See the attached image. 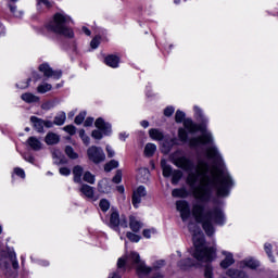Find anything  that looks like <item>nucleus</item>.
<instances>
[{
  "label": "nucleus",
  "instance_id": "2f4dec72",
  "mask_svg": "<svg viewBox=\"0 0 278 278\" xmlns=\"http://www.w3.org/2000/svg\"><path fill=\"white\" fill-rule=\"evenodd\" d=\"M181 177H184V173H181L179 169H175L172 174V184L177 186V184H179L181 180Z\"/></svg>",
  "mask_w": 278,
  "mask_h": 278
},
{
  "label": "nucleus",
  "instance_id": "e2e57ef3",
  "mask_svg": "<svg viewBox=\"0 0 278 278\" xmlns=\"http://www.w3.org/2000/svg\"><path fill=\"white\" fill-rule=\"evenodd\" d=\"M53 108V102H46L41 105L42 110H51Z\"/></svg>",
  "mask_w": 278,
  "mask_h": 278
},
{
  "label": "nucleus",
  "instance_id": "aec40b11",
  "mask_svg": "<svg viewBox=\"0 0 278 278\" xmlns=\"http://www.w3.org/2000/svg\"><path fill=\"white\" fill-rule=\"evenodd\" d=\"M79 190L87 199H94V188L90 185L84 184Z\"/></svg>",
  "mask_w": 278,
  "mask_h": 278
},
{
  "label": "nucleus",
  "instance_id": "20e7f679",
  "mask_svg": "<svg viewBox=\"0 0 278 278\" xmlns=\"http://www.w3.org/2000/svg\"><path fill=\"white\" fill-rule=\"evenodd\" d=\"M185 129H188L190 134H195V131H201L202 136L193 137L189 140L190 147L197 148L200 144H214V137L212 132L207 131V119H202V124L197 125L190 118L185 119Z\"/></svg>",
  "mask_w": 278,
  "mask_h": 278
},
{
  "label": "nucleus",
  "instance_id": "1a4fd4ad",
  "mask_svg": "<svg viewBox=\"0 0 278 278\" xmlns=\"http://www.w3.org/2000/svg\"><path fill=\"white\" fill-rule=\"evenodd\" d=\"M39 71L40 73H43V76L47 77V79H49V77H52L53 79H60L62 77L61 70L53 71V68H51L47 63L39 65Z\"/></svg>",
  "mask_w": 278,
  "mask_h": 278
},
{
  "label": "nucleus",
  "instance_id": "473e14b6",
  "mask_svg": "<svg viewBox=\"0 0 278 278\" xmlns=\"http://www.w3.org/2000/svg\"><path fill=\"white\" fill-rule=\"evenodd\" d=\"M54 125L58 126H62L64 125V123H66V113L65 112H61L59 113L53 121Z\"/></svg>",
  "mask_w": 278,
  "mask_h": 278
},
{
  "label": "nucleus",
  "instance_id": "680f3d73",
  "mask_svg": "<svg viewBox=\"0 0 278 278\" xmlns=\"http://www.w3.org/2000/svg\"><path fill=\"white\" fill-rule=\"evenodd\" d=\"M119 226L123 227L124 229H127V217H122L119 219Z\"/></svg>",
  "mask_w": 278,
  "mask_h": 278
},
{
  "label": "nucleus",
  "instance_id": "79ce46f5",
  "mask_svg": "<svg viewBox=\"0 0 278 278\" xmlns=\"http://www.w3.org/2000/svg\"><path fill=\"white\" fill-rule=\"evenodd\" d=\"M113 184H121L123 181V170L117 169L115 176L112 178Z\"/></svg>",
  "mask_w": 278,
  "mask_h": 278
},
{
  "label": "nucleus",
  "instance_id": "09e8293b",
  "mask_svg": "<svg viewBox=\"0 0 278 278\" xmlns=\"http://www.w3.org/2000/svg\"><path fill=\"white\" fill-rule=\"evenodd\" d=\"M63 129L70 134V136H75V132L77 131V128L74 125H67Z\"/></svg>",
  "mask_w": 278,
  "mask_h": 278
},
{
  "label": "nucleus",
  "instance_id": "5fc2aeb1",
  "mask_svg": "<svg viewBox=\"0 0 278 278\" xmlns=\"http://www.w3.org/2000/svg\"><path fill=\"white\" fill-rule=\"evenodd\" d=\"M59 173H60V175L68 177V175H71V168H68V167H61L59 169Z\"/></svg>",
  "mask_w": 278,
  "mask_h": 278
},
{
  "label": "nucleus",
  "instance_id": "58836bf2",
  "mask_svg": "<svg viewBox=\"0 0 278 278\" xmlns=\"http://www.w3.org/2000/svg\"><path fill=\"white\" fill-rule=\"evenodd\" d=\"M264 250H265L266 254L268 255L270 262H275V256L273 255V244L265 243Z\"/></svg>",
  "mask_w": 278,
  "mask_h": 278
},
{
  "label": "nucleus",
  "instance_id": "774afa93",
  "mask_svg": "<svg viewBox=\"0 0 278 278\" xmlns=\"http://www.w3.org/2000/svg\"><path fill=\"white\" fill-rule=\"evenodd\" d=\"M151 278H164V276L162 275V273H154Z\"/></svg>",
  "mask_w": 278,
  "mask_h": 278
},
{
  "label": "nucleus",
  "instance_id": "bb28decb",
  "mask_svg": "<svg viewBox=\"0 0 278 278\" xmlns=\"http://www.w3.org/2000/svg\"><path fill=\"white\" fill-rule=\"evenodd\" d=\"M22 101H25V103H38L40 101V98L35 96L34 93L26 92L21 96Z\"/></svg>",
  "mask_w": 278,
  "mask_h": 278
},
{
  "label": "nucleus",
  "instance_id": "603ef678",
  "mask_svg": "<svg viewBox=\"0 0 278 278\" xmlns=\"http://www.w3.org/2000/svg\"><path fill=\"white\" fill-rule=\"evenodd\" d=\"M16 1H18V0H9V8H10L12 14H14L15 16H18V15H16V5H14V3H16Z\"/></svg>",
  "mask_w": 278,
  "mask_h": 278
},
{
  "label": "nucleus",
  "instance_id": "f03ea898",
  "mask_svg": "<svg viewBox=\"0 0 278 278\" xmlns=\"http://www.w3.org/2000/svg\"><path fill=\"white\" fill-rule=\"evenodd\" d=\"M188 229L193 236V247L195 248L192 255L197 258L199 264H206L204 268V277L212 278L214 276V269L210 263L216 257V249L205 247V235L197 224L192 222L189 223Z\"/></svg>",
  "mask_w": 278,
  "mask_h": 278
},
{
  "label": "nucleus",
  "instance_id": "864d4df0",
  "mask_svg": "<svg viewBox=\"0 0 278 278\" xmlns=\"http://www.w3.org/2000/svg\"><path fill=\"white\" fill-rule=\"evenodd\" d=\"M14 173H15V175H17V177L25 179V170H23V168L16 167V168H14Z\"/></svg>",
  "mask_w": 278,
  "mask_h": 278
},
{
  "label": "nucleus",
  "instance_id": "4c0bfd02",
  "mask_svg": "<svg viewBox=\"0 0 278 278\" xmlns=\"http://www.w3.org/2000/svg\"><path fill=\"white\" fill-rule=\"evenodd\" d=\"M175 121L176 123H186V121H188V118H186V113L180 110L176 111Z\"/></svg>",
  "mask_w": 278,
  "mask_h": 278
},
{
  "label": "nucleus",
  "instance_id": "dca6fc26",
  "mask_svg": "<svg viewBox=\"0 0 278 278\" xmlns=\"http://www.w3.org/2000/svg\"><path fill=\"white\" fill-rule=\"evenodd\" d=\"M112 190V187H110V180L106 178H103L98 182V192H101L102 194H110Z\"/></svg>",
  "mask_w": 278,
  "mask_h": 278
},
{
  "label": "nucleus",
  "instance_id": "39448f33",
  "mask_svg": "<svg viewBox=\"0 0 278 278\" xmlns=\"http://www.w3.org/2000/svg\"><path fill=\"white\" fill-rule=\"evenodd\" d=\"M68 25H71V16L56 13L54 14L53 20L50 21L46 27L48 31H52V34H56L58 36H64V38H73L75 34Z\"/></svg>",
  "mask_w": 278,
  "mask_h": 278
},
{
  "label": "nucleus",
  "instance_id": "ddd939ff",
  "mask_svg": "<svg viewBox=\"0 0 278 278\" xmlns=\"http://www.w3.org/2000/svg\"><path fill=\"white\" fill-rule=\"evenodd\" d=\"M109 227L113 229L114 231H121L118 227H121V215L118 212L111 213Z\"/></svg>",
  "mask_w": 278,
  "mask_h": 278
},
{
  "label": "nucleus",
  "instance_id": "4468645a",
  "mask_svg": "<svg viewBox=\"0 0 278 278\" xmlns=\"http://www.w3.org/2000/svg\"><path fill=\"white\" fill-rule=\"evenodd\" d=\"M52 160H59V162H54V164H56V166H60L62 164H68V160L66 159L64 153H62V151H60L58 149H54L52 151Z\"/></svg>",
  "mask_w": 278,
  "mask_h": 278
},
{
  "label": "nucleus",
  "instance_id": "393cba45",
  "mask_svg": "<svg viewBox=\"0 0 278 278\" xmlns=\"http://www.w3.org/2000/svg\"><path fill=\"white\" fill-rule=\"evenodd\" d=\"M223 255H226L225 260H223L220 262V266L222 268H229V266H231V264H233V262H236L233 260V254L229 253V252H223Z\"/></svg>",
  "mask_w": 278,
  "mask_h": 278
},
{
  "label": "nucleus",
  "instance_id": "0e129e2a",
  "mask_svg": "<svg viewBox=\"0 0 278 278\" xmlns=\"http://www.w3.org/2000/svg\"><path fill=\"white\" fill-rule=\"evenodd\" d=\"M54 123L51 121H43V127H47V129H51L53 127Z\"/></svg>",
  "mask_w": 278,
  "mask_h": 278
},
{
  "label": "nucleus",
  "instance_id": "a211bd4d",
  "mask_svg": "<svg viewBox=\"0 0 278 278\" xmlns=\"http://www.w3.org/2000/svg\"><path fill=\"white\" fill-rule=\"evenodd\" d=\"M121 62V59L117 55L109 54L104 59V63L106 66H111V68H118V63Z\"/></svg>",
  "mask_w": 278,
  "mask_h": 278
},
{
  "label": "nucleus",
  "instance_id": "338daca9",
  "mask_svg": "<svg viewBox=\"0 0 278 278\" xmlns=\"http://www.w3.org/2000/svg\"><path fill=\"white\" fill-rule=\"evenodd\" d=\"M33 78H34L35 81H38V80L41 79V76H40V74H38L37 72H35V73H33Z\"/></svg>",
  "mask_w": 278,
  "mask_h": 278
},
{
  "label": "nucleus",
  "instance_id": "13d9d810",
  "mask_svg": "<svg viewBox=\"0 0 278 278\" xmlns=\"http://www.w3.org/2000/svg\"><path fill=\"white\" fill-rule=\"evenodd\" d=\"M29 81H31V78H28L24 85L16 84V88H20L21 90H25V88H29Z\"/></svg>",
  "mask_w": 278,
  "mask_h": 278
},
{
  "label": "nucleus",
  "instance_id": "f257e3e1",
  "mask_svg": "<svg viewBox=\"0 0 278 278\" xmlns=\"http://www.w3.org/2000/svg\"><path fill=\"white\" fill-rule=\"evenodd\" d=\"M206 155L213 162L211 172L210 164L205 161H199L197 167L194 161L186 156L174 159L175 166L188 173L186 184L189 186L192 197L201 203H210L214 197V190L222 199L229 197L231 188L235 186L233 178L225 167V161H223L218 148L216 146L207 148Z\"/></svg>",
  "mask_w": 278,
  "mask_h": 278
},
{
  "label": "nucleus",
  "instance_id": "052dcab7",
  "mask_svg": "<svg viewBox=\"0 0 278 278\" xmlns=\"http://www.w3.org/2000/svg\"><path fill=\"white\" fill-rule=\"evenodd\" d=\"M106 153H108V157H114L115 152L114 150H112V147L106 146Z\"/></svg>",
  "mask_w": 278,
  "mask_h": 278
},
{
  "label": "nucleus",
  "instance_id": "6e6552de",
  "mask_svg": "<svg viewBox=\"0 0 278 278\" xmlns=\"http://www.w3.org/2000/svg\"><path fill=\"white\" fill-rule=\"evenodd\" d=\"M87 155L93 164H101V162H105V152H103L101 147L91 146L87 150Z\"/></svg>",
  "mask_w": 278,
  "mask_h": 278
},
{
  "label": "nucleus",
  "instance_id": "c03bdc74",
  "mask_svg": "<svg viewBox=\"0 0 278 278\" xmlns=\"http://www.w3.org/2000/svg\"><path fill=\"white\" fill-rule=\"evenodd\" d=\"M100 210H102L103 212H108V210H110V201H108L106 199H102L100 200Z\"/></svg>",
  "mask_w": 278,
  "mask_h": 278
},
{
  "label": "nucleus",
  "instance_id": "9b49d317",
  "mask_svg": "<svg viewBox=\"0 0 278 278\" xmlns=\"http://www.w3.org/2000/svg\"><path fill=\"white\" fill-rule=\"evenodd\" d=\"M94 127H97V129L101 130L103 136H112V124H110L109 122H105V119H103V117H98L96 119Z\"/></svg>",
  "mask_w": 278,
  "mask_h": 278
},
{
  "label": "nucleus",
  "instance_id": "7c9ffc66",
  "mask_svg": "<svg viewBox=\"0 0 278 278\" xmlns=\"http://www.w3.org/2000/svg\"><path fill=\"white\" fill-rule=\"evenodd\" d=\"M155 151H157V147L154 143H147L144 148V155L147 157H153L155 155Z\"/></svg>",
  "mask_w": 278,
  "mask_h": 278
},
{
  "label": "nucleus",
  "instance_id": "2eb2a0df",
  "mask_svg": "<svg viewBox=\"0 0 278 278\" xmlns=\"http://www.w3.org/2000/svg\"><path fill=\"white\" fill-rule=\"evenodd\" d=\"M30 123H33L34 129H36V131H38V134L45 132V119L36 117V116H31Z\"/></svg>",
  "mask_w": 278,
  "mask_h": 278
},
{
  "label": "nucleus",
  "instance_id": "6ab92c4d",
  "mask_svg": "<svg viewBox=\"0 0 278 278\" xmlns=\"http://www.w3.org/2000/svg\"><path fill=\"white\" fill-rule=\"evenodd\" d=\"M251 268V270H255L256 268H260V261H256L254 258H245L241 262V268Z\"/></svg>",
  "mask_w": 278,
  "mask_h": 278
},
{
  "label": "nucleus",
  "instance_id": "69168bd1",
  "mask_svg": "<svg viewBox=\"0 0 278 278\" xmlns=\"http://www.w3.org/2000/svg\"><path fill=\"white\" fill-rule=\"evenodd\" d=\"M81 140H83L84 144H86V147H88V144H90V137L85 136L81 138Z\"/></svg>",
  "mask_w": 278,
  "mask_h": 278
},
{
  "label": "nucleus",
  "instance_id": "ea45409f",
  "mask_svg": "<svg viewBox=\"0 0 278 278\" xmlns=\"http://www.w3.org/2000/svg\"><path fill=\"white\" fill-rule=\"evenodd\" d=\"M83 179H84V181H86L87 184H91V185L94 184V175H92V173H90V172H86V173L84 174Z\"/></svg>",
  "mask_w": 278,
  "mask_h": 278
},
{
  "label": "nucleus",
  "instance_id": "4be33fe9",
  "mask_svg": "<svg viewBox=\"0 0 278 278\" xmlns=\"http://www.w3.org/2000/svg\"><path fill=\"white\" fill-rule=\"evenodd\" d=\"M192 266H197V262L192 258H185L178 262V268L181 270H188V268H192Z\"/></svg>",
  "mask_w": 278,
  "mask_h": 278
},
{
  "label": "nucleus",
  "instance_id": "c756f323",
  "mask_svg": "<svg viewBox=\"0 0 278 278\" xmlns=\"http://www.w3.org/2000/svg\"><path fill=\"white\" fill-rule=\"evenodd\" d=\"M161 168L163 170V177H170L173 175V167L166 163V160L161 161Z\"/></svg>",
  "mask_w": 278,
  "mask_h": 278
},
{
  "label": "nucleus",
  "instance_id": "72a5a7b5",
  "mask_svg": "<svg viewBox=\"0 0 278 278\" xmlns=\"http://www.w3.org/2000/svg\"><path fill=\"white\" fill-rule=\"evenodd\" d=\"M149 134H150V137L153 138V140H164V134H162V131L155 129V128H152L149 130Z\"/></svg>",
  "mask_w": 278,
  "mask_h": 278
},
{
  "label": "nucleus",
  "instance_id": "412c9836",
  "mask_svg": "<svg viewBox=\"0 0 278 278\" xmlns=\"http://www.w3.org/2000/svg\"><path fill=\"white\" fill-rule=\"evenodd\" d=\"M172 197L176 199H188L190 197V191L186 188L174 189L172 191Z\"/></svg>",
  "mask_w": 278,
  "mask_h": 278
},
{
  "label": "nucleus",
  "instance_id": "9d476101",
  "mask_svg": "<svg viewBox=\"0 0 278 278\" xmlns=\"http://www.w3.org/2000/svg\"><path fill=\"white\" fill-rule=\"evenodd\" d=\"M176 210L180 212V217L184 222L188 220L190 218V204H188V201L180 200L176 202Z\"/></svg>",
  "mask_w": 278,
  "mask_h": 278
},
{
  "label": "nucleus",
  "instance_id": "b1692460",
  "mask_svg": "<svg viewBox=\"0 0 278 278\" xmlns=\"http://www.w3.org/2000/svg\"><path fill=\"white\" fill-rule=\"evenodd\" d=\"M226 275L231 278H249V275H247L244 270L240 269L230 268L227 270Z\"/></svg>",
  "mask_w": 278,
  "mask_h": 278
},
{
  "label": "nucleus",
  "instance_id": "c9c22d12",
  "mask_svg": "<svg viewBox=\"0 0 278 278\" xmlns=\"http://www.w3.org/2000/svg\"><path fill=\"white\" fill-rule=\"evenodd\" d=\"M114 168H118V161L116 160H111L104 165L105 173H111V170H114Z\"/></svg>",
  "mask_w": 278,
  "mask_h": 278
},
{
  "label": "nucleus",
  "instance_id": "8fccbe9b",
  "mask_svg": "<svg viewBox=\"0 0 278 278\" xmlns=\"http://www.w3.org/2000/svg\"><path fill=\"white\" fill-rule=\"evenodd\" d=\"M193 110L197 118H200V121H205L203 118V111L199 106H194Z\"/></svg>",
  "mask_w": 278,
  "mask_h": 278
},
{
  "label": "nucleus",
  "instance_id": "f8f14e48",
  "mask_svg": "<svg viewBox=\"0 0 278 278\" xmlns=\"http://www.w3.org/2000/svg\"><path fill=\"white\" fill-rule=\"evenodd\" d=\"M142 197H147V189L144 186H139L136 191L132 193V205L138 207L142 203Z\"/></svg>",
  "mask_w": 278,
  "mask_h": 278
},
{
  "label": "nucleus",
  "instance_id": "de8ad7c7",
  "mask_svg": "<svg viewBox=\"0 0 278 278\" xmlns=\"http://www.w3.org/2000/svg\"><path fill=\"white\" fill-rule=\"evenodd\" d=\"M91 137H93L94 140H102L103 139V132L99 129H94L91 132Z\"/></svg>",
  "mask_w": 278,
  "mask_h": 278
},
{
  "label": "nucleus",
  "instance_id": "a19ab883",
  "mask_svg": "<svg viewBox=\"0 0 278 278\" xmlns=\"http://www.w3.org/2000/svg\"><path fill=\"white\" fill-rule=\"evenodd\" d=\"M178 137L181 142H188V132L184 128H179L178 130Z\"/></svg>",
  "mask_w": 278,
  "mask_h": 278
},
{
  "label": "nucleus",
  "instance_id": "f3484780",
  "mask_svg": "<svg viewBox=\"0 0 278 278\" xmlns=\"http://www.w3.org/2000/svg\"><path fill=\"white\" fill-rule=\"evenodd\" d=\"M176 144L175 139H164L161 151L164 155H168L173 151V146Z\"/></svg>",
  "mask_w": 278,
  "mask_h": 278
},
{
  "label": "nucleus",
  "instance_id": "0eeeda50",
  "mask_svg": "<svg viewBox=\"0 0 278 278\" xmlns=\"http://www.w3.org/2000/svg\"><path fill=\"white\" fill-rule=\"evenodd\" d=\"M12 264L14 270H18V261H16V252L14 251H1L0 252V266L8 270Z\"/></svg>",
  "mask_w": 278,
  "mask_h": 278
},
{
  "label": "nucleus",
  "instance_id": "3c124183",
  "mask_svg": "<svg viewBox=\"0 0 278 278\" xmlns=\"http://www.w3.org/2000/svg\"><path fill=\"white\" fill-rule=\"evenodd\" d=\"M173 114H175V108L174 106L165 108L164 116L170 117Z\"/></svg>",
  "mask_w": 278,
  "mask_h": 278
},
{
  "label": "nucleus",
  "instance_id": "e433bc0d",
  "mask_svg": "<svg viewBox=\"0 0 278 278\" xmlns=\"http://www.w3.org/2000/svg\"><path fill=\"white\" fill-rule=\"evenodd\" d=\"M51 88H53V86H51V84L46 83L37 87V92H39L40 94H45L46 92H49Z\"/></svg>",
  "mask_w": 278,
  "mask_h": 278
},
{
  "label": "nucleus",
  "instance_id": "423d86ee",
  "mask_svg": "<svg viewBox=\"0 0 278 278\" xmlns=\"http://www.w3.org/2000/svg\"><path fill=\"white\" fill-rule=\"evenodd\" d=\"M126 264H131L136 266L137 274L142 277V275H149L151 273V268L148 267L142 260H140V254L137 252H131L126 261L124 258H118L117 268H124Z\"/></svg>",
  "mask_w": 278,
  "mask_h": 278
},
{
  "label": "nucleus",
  "instance_id": "7ed1b4c3",
  "mask_svg": "<svg viewBox=\"0 0 278 278\" xmlns=\"http://www.w3.org/2000/svg\"><path fill=\"white\" fill-rule=\"evenodd\" d=\"M192 215L202 225L206 236H214V225H225V213L218 206L205 212V205L197 203L193 204Z\"/></svg>",
  "mask_w": 278,
  "mask_h": 278
},
{
  "label": "nucleus",
  "instance_id": "c85d7f7f",
  "mask_svg": "<svg viewBox=\"0 0 278 278\" xmlns=\"http://www.w3.org/2000/svg\"><path fill=\"white\" fill-rule=\"evenodd\" d=\"M129 227L131 229V231H134L135 233H138V231H140V229H142V223L138 222V219H136V217L130 216L129 218Z\"/></svg>",
  "mask_w": 278,
  "mask_h": 278
},
{
  "label": "nucleus",
  "instance_id": "cd10ccee",
  "mask_svg": "<svg viewBox=\"0 0 278 278\" xmlns=\"http://www.w3.org/2000/svg\"><path fill=\"white\" fill-rule=\"evenodd\" d=\"M45 142L49 146L58 144V142H60V136L55 132H48Z\"/></svg>",
  "mask_w": 278,
  "mask_h": 278
},
{
  "label": "nucleus",
  "instance_id": "bf43d9fd",
  "mask_svg": "<svg viewBox=\"0 0 278 278\" xmlns=\"http://www.w3.org/2000/svg\"><path fill=\"white\" fill-rule=\"evenodd\" d=\"M23 157L26 162H29L30 164H34V162L36 161V159L30 154H24Z\"/></svg>",
  "mask_w": 278,
  "mask_h": 278
},
{
  "label": "nucleus",
  "instance_id": "37998d69",
  "mask_svg": "<svg viewBox=\"0 0 278 278\" xmlns=\"http://www.w3.org/2000/svg\"><path fill=\"white\" fill-rule=\"evenodd\" d=\"M99 45H101V36H96L91 42H90V47L91 49H99Z\"/></svg>",
  "mask_w": 278,
  "mask_h": 278
},
{
  "label": "nucleus",
  "instance_id": "49530a36",
  "mask_svg": "<svg viewBox=\"0 0 278 278\" xmlns=\"http://www.w3.org/2000/svg\"><path fill=\"white\" fill-rule=\"evenodd\" d=\"M126 237L130 242H140V236L134 233V232H127Z\"/></svg>",
  "mask_w": 278,
  "mask_h": 278
},
{
  "label": "nucleus",
  "instance_id": "a878e982",
  "mask_svg": "<svg viewBox=\"0 0 278 278\" xmlns=\"http://www.w3.org/2000/svg\"><path fill=\"white\" fill-rule=\"evenodd\" d=\"M74 182L81 184V175H84V167L80 165H76L73 168Z\"/></svg>",
  "mask_w": 278,
  "mask_h": 278
},
{
  "label": "nucleus",
  "instance_id": "a18cd8bd",
  "mask_svg": "<svg viewBox=\"0 0 278 278\" xmlns=\"http://www.w3.org/2000/svg\"><path fill=\"white\" fill-rule=\"evenodd\" d=\"M85 118H86V112H80V113L75 117L74 123H75L76 125H81V123H84Z\"/></svg>",
  "mask_w": 278,
  "mask_h": 278
},
{
  "label": "nucleus",
  "instance_id": "f704fd0d",
  "mask_svg": "<svg viewBox=\"0 0 278 278\" xmlns=\"http://www.w3.org/2000/svg\"><path fill=\"white\" fill-rule=\"evenodd\" d=\"M65 154L67 155V157H70V160H77V157H79V154H77L71 146L65 147Z\"/></svg>",
  "mask_w": 278,
  "mask_h": 278
},
{
  "label": "nucleus",
  "instance_id": "5701e85b",
  "mask_svg": "<svg viewBox=\"0 0 278 278\" xmlns=\"http://www.w3.org/2000/svg\"><path fill=\"white\" fill-rule=\"evenodd\" d=\"M27 144L33 149V151H40L42 149V142L36 137H29L27 139Z\"/></svg>",
  "mask_w": 278,
  "mask_h": 278
},
{
  "label": "nucleus",
  "instance_id": "6e6d98bb",
  "mask_svg": "<svg viewBox=\"0 0 278 278\" xmlns=\"http://www.w3.org/2000/svg\"><path fill=\"white\" fill-rule=\"evenodd\" d=\"M162 266H164V261H156L153 265V267H149L151 268V270H159V268H162Z\"/></svg>",
  "mask_w": 278,
  "mask_h": 278
},
{
  "label": "nucleus",
  "instance_id": "4d7b16f0",
  "mask_svg": "<svg viewBox=\"0 0 278 278\" xmlns=\"http://www.w3.org/2000/svg\"><path fill=\"white\" fill-rule=\"evenodd\" d=\"M94 123V117H87L84 127H92V124Z\"/></svg>",
  "mask_w": 278,
  "mask_h": 278
}]
</instances>
